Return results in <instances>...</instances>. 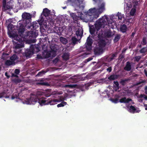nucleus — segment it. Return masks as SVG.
<instances>
[{
  "label": "nucleus",
  "instance_id": "8",
  "mask_svg": "<svg viewBox=\"0 0 147 147\" xmlns=\"http://www.w3.org/2000/svg\"><path fill=\"white\" fill-rule=\"evenodd\" d=\"M93 43V40L90 38V36L88 37L86 41L85 44V47L86 50L89 52H90L92 49V45Z\"/></svg>",
  "mask_w": 147,
  "mask_h": 147
},
{
  "label": "nucleus",
  "instance_id": "21",
  "mask_svg": "<svg viewBox=\"0 0 147 147\" xmlns=\"http://www.w3.org/2000/svg\"><path fill=\"white\" fill-rule=\"evenodd\" d=\"M43 13V15L45 17L48 16L50 13V11L47 8H45L44 9Z\"/></svg>",
  "mask_w": 147,
  "mask_h": 147
},
{
  "label": "nucleus",
  "instance_id": "2",
  "mask_svg": "<svg viewBox=\"0 0 147 147\" xmlns=\"http://www.w3.org/2000/svg\"><path fill=\"white\" fill-rule=\"evenodd\" d=\"M96 7L91 8L86 12V15H96L100 12V14L105 10V3L102 0H92Z\"/></svg>",
  "mask_w": 147,
  "mask_h": 147
},
{
  "label": "nucleus",
  "instance_id": "54",
  "mask_svg": "<svg viewBox=\"0 0 147 147\" xmlns=\"http://www.w3.org/2000/svg\"><path fill=\"white\" fill-rule=\"evenodd\" d=\"M18 96H15L14 95H12L11 96V99H14L15 98H18Z\"/></svg>",
  "mask_w": 147,
  "mask_h": 147
},
{
  "label": "nucleus",
  "instance_id": "31",
  "mask_svg": "<svg viewBox=\"0 0 147 147\" xmlns=\"http://www.w3.org/2000/svg\"><path fill=\"white\" fill-rule=\"evenodd\" d=\"M24 47V45L22 43L17 44L15 46V49H17Z\"/></svg>",
  "mask_w": 147,
  "mask_h": 147
},
{
  "label": "nucleus",
  "instance_id": "46",
  "mask_svg": "<svg viewBox=\"0 0 147 147\" xmlns=\"http://www.w3.org/2000/svg\"><path fill=\"white\" fill-rule=\"evenodd\" d=\"M141 58V56H136L135 57V60L138 62L140 61Z\"/></svg>",
  "mask_w": 147,
  "mask_h": 147
},
{
  "label": "nucleus",
  "instance_id": "11",
  "mask_svg": "<svg viewBox=\"0 0 147 147\" xmlns=\"http://www.w3.org/2000/svg\"><path fill=\"white\" fill-rule=\"evenodd\" d=\"M84 0H75L73 1V3L74 4H73V5L74 6L79 7L80 8H81L82 9L84 8V6L83 5H81L83 4V3Z\"/></svg>",
  "mask_w": 147,
  "mask_h": 147
},
{
  "label": "nucleus",
  "instance_id": "39",
  "mask_svg": "<svg viewBox=\"0 0 147 147\" xmlns=\"http://www.w3.org/2000/svg\"><path fill=\"white\" fill-rule=\"evenodd\" d=\"M134 1H134L133 2V7L135 8H136V6H137L138 4V0H134Z\"/></svg>",
  "mask_w": 147,
  "mask_h": 147
},
{
  "label": "nucleus",
  "instance_id": "52",
  "mask_svg": "<svg viewBox=\"0 0 147 147\" xmlns=\"http://www.w3.org/2000/svg\"><path fill=\"white\" fill-rule=\"evenodd\" d=\"M11 77H18V76L16 74H14L12 73L11 75Z\"/></svg>",
  "mask_w": 147,
  "mask_h": 147
},
{
  "label": "nucleus",
  "instance_id": "5",
  "mask_svg": "<svg viewBox=\"0 0 147 147\" xmlns=\"http://www.w3.org/2000/svg\"><path fill=\"white\" fill-rule=\"evenodd\" d=\"M108 20V18L107 16H105V18L102 17L99 19L98 21H97L95 25V28L97 31L99 30L101 27L104 28L105 25L107 24L106 21Z\"/></svg>",
  "mask_w": 147,
  "mask_h": 147
},
{
  "label": "nucleus",
  "instance_id": "61",
  "mask_svg": "<svg viewBox=\"0 0 147 147\" xmlns=\"http://www.w3.org/2000/svg\"><path fill=\"white\" fill-rule=\"evenodd\" d=\"M144 81L140 82H139L138 83H137V84L139 85V84H140L142 83H144Z\"/></svg>",
  "mask_w": 147,
  "mask_h": 147
},
{
  "label": "nucleus",
  "instance_id": "7",
  "mask_svg": "<svg viewBox=\"0 0 147 147\" xmlns=\"http://www.w3.org/2000/svg\"><path fill=\"white\" fill-rule=\"evenodd\" d=\"M97 14V15H86V18L85 19V22H92L94 21L95 19H96L99 16L100 14V12Z\"/></svg>",
  "mask_w": 147,
  "mask_h": 147
},
{
  "label": "nucleus",
  "instance_id": "62",
  "mask_svg": "<svg viewBox=\"0 0 147 147\" xmlns=\"http://www.w3.org/2000/svg\"><path fill=\"white\" fill-rule=\"evenodd\" d=\"M144 73L146 76L147 77V71L146 70H144Z\"/></svg>",
  "mask_w": 147,
  "mask_h": 147
},
{
  "label": "nucleus",
  "instance_id": "32",
  "mask_svg": "<svg viewBox=\"0 0 147 147\" xmlns=\"http://www.w3.org/2000/svg\"><path fill=\"white\" fill-rule=\"evenodd\" d=\"M129 110L130 112L134 113L136 112V109L134 106L131 105L129 107Z\"/></svg>",
  "mask_w": 147,
  "mask_h": 147
},
{
  "label": "nucleus",
  "instance_id": "48",
  "mask_svg": "<svg viewBox=\"0 0 147 147\" xmlns=\"http://www.w3.org/2000/svg\"><path fill=\"white\" fill-rule=\"evenodd\" d=\"M8 55H9V54H8L5 53V52H3L2 53V57L3 58H6V56Z\"/></svg>",
  "mask_w": 147,
  "mask_h": 147
},
{
  "label": "nucleus",
  "instance_id": "9",
  "mask_svg": "<svg viewBox=\"0 0 147 147\" xmlns=\"http://www.w3.org/2000/svg\"><path fill=\"white\" fill-rule=\"evenodd\" d=\"M34 53L33 50L31 49L30 47L29 49H26L25 52L23 54L24 56H25L27 58L30 57V56L32 55Z\"/></svg>",
  "mask_w": 147,
  "mask_h": 147
},
{
  "label": "nucleus",
  "instance_id": "28",
  "mask_svg": "<svg viewBox=\"0 0 147 147\" xmlns=\"http://www.w3.org/2000/svg\"><path fill=\"white\" fill-rule=\"evenodd\" d=\"M38 24L36 22H33V24H32L31 27H32V28H30L32 29L33 28V29L36 30L38 27Z\"/></svg>",
  "mask_w": 147,
  "mask_h": 147
},
{
  "label": "nucleus",
  "instance_id": "63",
  "mask_svg": "<svg viewBox=\"0 0 147 147\" xmlns=\"http://www.w3.org/2000/svg\"><path fill=\"white\" fill-rule=\"evenodd\" d=\"M58 61V59H55L54 60V61H56L57 62Z\"/></svg>",
  "mask_w": 147,
  "mask_h": 147
},
{
  "label": "nucleus",
  "instance_id": "10",
  "mask_svg": "<svg viewBox=\"0 0 147 147\" xmlns=\"http://www.w3.org/2000/svg\"><path fill=\"white\" fill-rule=\"evenodd\" d=\"M31 49L33 50L34 53H37L40 51V47L38 45H31L30 46Z\"/></svg>",
  "mask_w": 147,
  "mask_h": 147
},
{
  "label": "nucleus",
  "instance_id": "22",
  "mask_svg": "<svg viewBox=\"0 0 147 147\" xmlns=\"http://www.w3.org/2000/svg\"><path fill=\"white\" fill-rule=\"evenodd\" d=\"M69 54L68 53H63L62 57L63 60L67 61L69 59Z\"/></svg>",
  "mask_w": 147,
  "mask_h": 147
},
{
  "label": "nucleus",
  "instance_id": "34",
  "mask_svg": "<svg viewBox=\"0 0 147 147\" xmlns=\"http://www.w3.org/2000/svg\"><path fill=\"white\" fill-rule=\"evenodd\" d=\"M71 42L73 45H75L78 41L77 39L75 37H73L71 39Z\"/></svg>",
  "mask_w": 147,
  "mask_h": 147
},
{
  "label": "nucleus",
  "instance_id": "23",
  "mask_svg": "<svg viewBox=\"0 0 147 147\" xmlns=\"http://www.w3.org/2000/svg\"><path fill=\"white\" fill-rule=\"evenodd\" d=\"M118 76L117 75H112L108 77V79L110 81L114 80L118 78Z\"/></svg>",
  "mask_w": 147,
  "mask_h": 147
},
{
  "label": "nucleus",
  "instance_id": "55",
  "mask_svg": "<svg viewBox=\"0 0 147 147\" xmlns=\"http://www.w3.org/2000/svg\"><path fill=\"white\" fill-rule=\"evenodd\" d=\"M5 75L7 77V78H9L10 77V76L8 75V73L7 72H6L5 73Z\"/></svg>",
  "mask_w": 147,
  "mask_h": 147
},
{
  "label": "nucleus",
  "instance_id": "64",
  "mask_svg": "<svg viewBox=\"0 0 147 147\" xmlns=\"http://www.w3.org/2000/svg\"><path fill=\"white\" fill-rule=\"evenodd\" d=\"M144 98L145 100H147V96H146L144 97Z\"/></svg>",
  "mask_w": 147,
  "mask_h": 147
},
{
  "label": "nucleus",
  "instance_id": "50",
  "mask_svg": "<svg viewBox=\"0 0 147 147\" xmlns=\"http://www.w3.org/2000/svg\"><path fill=\"white\" fill-rule=\"evenodd\" d=\"M124 55L123 54V53L120 54L119 57V59H121L124 58Z\"/></svg>",
  "mask_w": 147,
  "mask_h": 147
},
{
  "label": "nucleus",
  "instance_id": "51",
  "mask_svg": "<svg viewBox=\"0 0 147 147\" xmlns=\"http://www.w3.org/2000/svg\"><path fill=\"white\" fill-rule=\"evenodd\" d=\"M112 69L111 67H109L108 68H107V71H108L109 72H111L112 71Z\"/></svg>",
  "mask_w": 147,
  "mask_h": 147
},
{
  "label": "nucleus",
  "instance_id": "12",
  "mask_svg": "<svg viewBox=\"0 0 147 147\" xmlns=\"http://www.w3.org/2000/svg\"><path fill=\"white\" fill-rule=\"evenodd\" d=\"M8 34L10 38H13L14 39H16L17 40H18V35L17 33H14L10 31H9L8 32Z\"/></svg>",
  "mask_w": 147,
  "mask_h": 147
},
{
  "label": "nucleus",
  "instance_id": "44",
  "mask_svg": "<svg viewBox=\"0 0 147 147\" xmlns=\"http://www.w3.org/2000/svg\"><path fill=\"white\" fill-rule=\"evenodd\" d=\"M111 100L113 102L115 103H117L118 102V99L117 98H111Z\"/></svg>",
  "mask_w": 147,
  "mask_h": 147
},
{
  "label": "nucleus",
  "instance_id": "53",
  "mask_svg": "<svg viewBox=\"0 0 147 147\" xmlns=\"http://www.w3.org/2000/svg\"><path fill=\"white\" fill-rule=\"evenodd\" d=\"M29 43H31V42L34 43V42H35L36 40L34 39L29 40Z\"/></svg>",
  "mask_w": 147,
  "mask_h": 147
},
{
  "label": "nucleus",
  "instance_id": "38",
  "mask_svg": "<svg viewBox=\"0 0 147 147\" xmlns=\"http://www.w3.org/2000/svg\"><path fill=\"white\" fill-rule=\"evenodd\" d=\"M127 81V80H121L120 83L123 86H124L126 84V82Z\"/></svg>",
  "mask_w": 147,
  "mask_h": 147
},
{
  "label": "nucleus",
  "instance_id": "58",
  "mask_svg": "<svg viewBox=\"0 0 147 147\" xmlns=\"http://www.w3.org/2000/svg\"><path fill=\"white\" fill-rule=\"evenodd\" d=\"M37 57L38 59H41L42 58V56L40 55H37Z\"/></svg>",
  "mask_w": 147,
  "mask_h": 147
},
{
  "label": "nucleus",
  "instance_id": "26",
  "mask_svg": "<svg viewBox=\"0 0 147 147\" xmlns=\"http://www.w3.org/2000/svg\"><path fill=\"white\" fill-rule=\"evenodd\" d=\"M121 35L120 34H117L113 39V41L114 42H117L120 39Z\"/></svg>",
  "mask_w": 147,
  "mask_h": 147
},
{
  "label": "nucleus",
  "instance_id": "19",
  "mask_svg": "<svg viewBox=\"0 0 147 147\" xmlns=\"http://www.w3.org/2000/svg\"><path fill=\"white\" fill-rule=\"evenodd\" d=\"M131 63L129 61H127L126 63L125 66L124 68L125 70L129 71L131 70Z\"/></svg>",
  "mask_w": 147,
  "mask_h": 147
},
{
  "label": "nucleus",
  "instance_id": "47",
  "mask_svg": "<svg viewBox=\"0 0 147 147\" xmlns=\"http://www.w3.org/2000/svg\"><path fill=\"white\" fill-rule=\"evenodd\" d=\"M20 71L19 69H16L15 70V73L17 75L19 74L20 73Z\"/></svg>",
  "mask_w": 147,
  "mask_h": 147
},
{
  "label": "nucleus",
  "instance_id": "37",
  "mask_svg": "<svg viewBox=\"0 0 147 147\" xmlns=\"http://www.w3.org/2000/svg\"><path fill=\"white\" fill-rule=\"evenodd\" d=\"M117 16H118V19L119 20H122L123 17V15H122L121 13L118 12L117 14Z\"/></svg>",
  "mask_w": 147,
  "mask_h": 147
},
{
  "label": "nucleus",
  "instance_id": "6",
  "mask_svg": "<svg viewBox=\"0 0 147 147\" xmlns=\"http://www.w3.org/2000/svg\"><path fill=\"white\" fill-rule=\"evenodd\" d=\"M13 2L12 0H10L7 3L6 0H3V7L5 10L12 9L13 6Z\"/></svg>",
  "mask_w": 147,
  "mask_h": 147
},
{
  "label": "nucleus",
  "instance_id": "20",
  "mask_svg": "<svg viewBox=\"0 0 147 147\" xmlns=\"http://www.w3.org/2000/svg\"><path fill=\"white\" fill-rule=\"evenodd\" d=\"M83 34V30L81 29L78 28L76 31V34L77 36H79L81 38Z\"/></svg>",
  "mask_w": 147,
  "mask_h": 147
},
{
  "label": "nucleus",
  "instance_id": "1",
  "mask_svg": "<svg viewBox=\"0 0 147 147\" xmlns=\"http://www.w3.org/2000/svg\"><path fill=\"white\" fill-rule=\"evenodd\" d=\"M45 95L43 92L38 91L36 92L35 95H31L29 98H26L24 101V103L28 105H34L38 102L41 105L50 104L53 105L56 102H59L61 101L57 99L49 98L47 100H45L44 96Z\"/></svg>",
  "mask_w": 147,
  "mask_h": 147
},
{
  "label": "nucleus",
  "instance_id": "35",
  "mask_svg": "<svg viewBox=\"0 0 147 147\" xmlns=\"http://www.w3.org/2000/svg\"><path fill=\"white\" fill-rule=\"evenodd\" d=\"M136 10V8H133L131 9L130 12V14L131 16H134V15Z\"/></svg>",
  "mask_w": 147,
  "mask_h": 147
},
{
  "label": "nucleus",
  "instance_id": "4",
  "mask_svg": "<svg viewBox=\"0 0 147 147\" xmlns=\"http://www.w3.org/2000/svg\"><path fill=\"white\" fill-rule=\"evenodd\" d=\"M17 30H18V33L20 36L21 38H28L30 37L35 38L36 37V33L33 31H28L25 32V34H24L25 28H20Z\"/></svg>",
  "mask_w": 147,
  "mask_h": 147
},
{
  "label": "nucleus",
  "instance_id": "36",
  "mask_svg": "<svg viewBox=\"0 0 147 147\" xmlns=\"http://www.w3.org/2000/svg\"><path fill=\"white\" fill-rule=\"evenodd\" d=\"M96 29L95 28H90V34L92 35H93V34H94L96 32Z\"/></svg>",
  "mask_w": 147,
  "mask_h": 147
},
{
  "label": "nucleus",
  "instance_id": "57",
  "mask_svg": "<svg viewBox=\"0 0 147 147\" xmlns=\"http://www.w3.org/2000/svg\"><path fill=\"white\" fill-rule=\"evenodd\" d=\"M145 93L146 94H147V86H146L145 87Z\"/></svg>",
  "mask_w": 147,
  "mask_h": 147
},
{
  "label": "nucleus",
  "instance_id": "24",
  "mask_svg": "<svg viewBox=\"0 0 147 147\" xmlns=\"http://www.w3.org/2000/svg\"><path fill=\"white\" fill-rule=\"evenodd\" d=\"M38 84L42 86H49L50 84L47 82H45L43 80H42L38 83Z\"/></svg>",
  "mask_w": 147,
  "mask_h": 147
},
{
  "label": "nucleus",
  "instance_id": "15",
  "mask_svg": "<svg viewBox=\"0 0 147 147\" xmlns=\"http://www.w3.org/2000/svg\"><path fill=\"white\" fill-rule=\"evenodd\" d=\"M19 58L18 56L16 54L13 55L10 57V59L13 61V63L15 65L16 63L15 61H18Z\"/></svg>",
  "mask_w": 147,
  "mask_h": 147
},
{
  "label": "nucleus",
  "instance_id": "49",
  "mask_svg": "<svg viewBox=\"0 0 147 147\" xmlns=\"http://www.w3.org/2000/svg\"><path fill=\"white\" fill-rule=\"evenodd\" d=\"M6 94L5 92H3L0 93V98L4 97Z\"/></svg>",
  "mask_w": 147,
  "mask_h": 147
},
{
  "label": "nucleus",
  "instance_id": "25",
  "mask_svg": "<svg viewBox=\"0 0 147 147\" xmlns=\"http://www.w3.org/2000/svg\"><path fill=\"white\" fill-rule=\"evenodd\" d=\"M5 64L7 66H10L13 65H15L13 63V61H12L10 59L6 60L5 62Z\"/></svg>",
  "mask_w": 147,
  "mask_h": 147
},
{
  "label": "nucleus",
  "instance_id": "17",
  "mask_svg": "<svg viewBox=\"0 0 147 147\" xmlns=\"http://www.w3.org/2000/svg\"><path fill=\"white\" fill-rule=\"evenodd\" d=\"M132 100L130 98H128L127 99L125 97H123L121 98L119 102L121 103H128L130 101H131Z\"/></svg>",
  "mask_w": 147,
  "mask_h": 147
},
{
  "label": "nucleus",
  "instance_id": "13",
  "mask_svg": "<svg viewBox=\"0 0 147 147\" xmlns=\"http://www.w3.org/2000/svg\"><path fill=\"white\" fill-rule=\"evenodd\" d=\"M94 52L95 55H99L102 53L103 50L102 48L98 47L94 49Z\"/></svg>",
  "mask_w": 147,
  "mask_h": 147
},
{
  "label": "nucleus",
  "instance_id": "45",
  "mask_svg": "<svg viewBox=\"0 0 147 147\" xmlns=\"http://www.w3.org/2000/svg\"><path fill=\"white\" fill-rule=\"evenodd\" d=\"M116 54L115 53H113L111 55V57L109 58V59L110 61H111L114 59V58L116 57Z\"/></svg>",
  "mask_w": 147,
  "mask_h": 147
},
{
  "label": "nucleus",
  "instance_id": "42",
  "mask_svg": "<svg viewBox=\"0 0 147 147\" xmlns=\"http://www.w3.org/2000/svg\"><path fill=\"white\" fill-rule=\"evenodd\" d=\"M114 84L116 86V88L117 90H118L119 88V84L118 82L117 81H114Z\"/></svg>",
  "mask_w": 147,
  "mask_h": 147
},
{
  "label": "nucleus",
  "instance_id": "40",
  "mask_svg": "<svg viewBox=\"0 0 147 147\" xmlns=\"http://www.w3.org/2000/svg\"><path fill=\"white\" fill-rule=\"evenodd\" d=\"M106 36L109 38L112 36V32L111 31H108L106 33Z\"/></svg>",
  "mask_w": 147,
  "mask_h": 147
},
{
  "label": "nucleus",
  "instance_id": "29",
  "mask_svg": "<svg viewBox=\"0 0 147 147\" xmlns=\"http://www.w3.org/2000/svg\"><path fill=\"white\" fill-rule=\"evenodd\" d=\"M140 53L143 54H145L147 52V46L143 47L139 51Z\"/></svg>",
  "mask_w": 147,
  "mask_h": 147
},
{
  "label": "nucleus",
  "instance_id": "33",
  "mask_svg": "<svg viewBox=\"0 0 147 147\" xmlns=\"http://www.w3.org/2000/svg\"><path fill=\"white\" fill-rule=\"evenodd\" d=\"M67 103L66 102L62 101L60 103L57 105V106L58 107H64L65 105H66Z\"/></svg>",
  "mask_w": 147,
  "mask_h": 147
},
{
  "label": "nucleus",
  "instance_id": "16",
  "mask_svg": "<svg viewBox=\"0 0 147 147\" xmlns=\"http://www.w3.org/2000/svg\"><path fill=\"white\" fill-rule=\"evenodd\" d=\"M120 31L123 33H125L127 30V27L125 24H121L120 26Z\"/></svg>",
  "mask_w": 147,
  "mask_h": 147
},
{
  "label": "nucleus",
  "instance_id": "14",
  "mask_svg": "<svg viewBox=\"0 0 147 147\" xmlns=\"http://www.w3.org/2000/svg\"><path fill=\"white\" fill-rule=\"evenodd\" d=\"M71 17L73 18L74 23L78 24V20L80 19V17L79 16H77L76 14L72 13L70 14Z\"/></svg>",
  "mask_w": 147,
  "mask_h": 147
},
{
  "label": "nucleus",
  "instance_id": "60",
  "mask_svg": "<svg viewBox=\"0 0 147 147\" xmlns=\"http://www.w3.org/2000/svg\"><path fill=\"white\" fill-rule=\"evenodd\" d=\"M135 34V33L134 32H132L131 34V36L134 37V35Z\"/></svg>",
  "mask_w": 147,
  "mask_h": 147
},
{
  "label": "nucleus",
  "instance_id": "56",
  "mask_svg": "<svg viewBox=\"0 0 147 147\" xmlns=\"http://www.w3.org/2000/svg\"><path fill=\"white\" fill-rule=\"evenodd\" d=\"M93 59V58L92 57H90V58H88L87 59V62H88V61H90L91 60H92Z\"/></svg>",
  "mask_w": 147,
  "mask_h": 147
},
{
  "label": "nucleus",
  "instance_id": "41",
  "mask_svg": "<svg viewBox=\"0 0 147 147\" xmlns=\"http://www.w3.org/2000/svg\"><path fill=\"white\" fill-rule=\"evenodd\" d=\"M147 42L146 38L144 37L143 38L142 42H141L142 44L143 45H144L146 44Z\"/></svg>",
  "mask_w": 147,
  "mask_h": 147
},
{
  "label": "nucleus",
  "instance_id": "18",
  "mask_svg": "<svg viewBox=\"0 0 147 147\" xmlns=\"http://www.w3.org/2000/svg\"><path fill=\"white\" fill-rule=\"evenodd\" d=\"M98 44L99 47L102 48L105 46L106 43L104 40L100 39L98 41Z\"/></svg>",
  "mask_w": 147,
  "mask_h": 147
},
{
  "label": "nucleus",
  "instance_id": "43",
  "mask_svg": "<svg viewBox=\"0 0 147 147\" xmlns=\"http://www.w3.org/2000/svg\"><path fill=\"white\" fill-rule=\"evenodd\" d=\"M46 72L45 71L42 70L41 71L39 72L37 75V76H40L42 74H45Z\"/></svg>",
  "mask_w": 147,
  "mask_h": 147
},
{
  "label": "nucleus",
  "instance_id": "59",
  "mask_svg": "<svg viewBox=\"0 0 147 147\" xmlns=\"http://www.w3.org/2000/svg\"><path fill=\"white\" fill-rule=\"evenodd\" d=\"M11 24H9L8 26V28H10L11 29L12 28V27H11Z\"/></svg>",
  "mask_w": 147,
  "mask_h": 147
},
{
  "label": "nucleus",
  "instance_id": "3",
  "mask_svg": "<svg viewBox=\"0 0 147 147\" xmlns=\"http://www.w3.org/2000/svg\"><path fill=\"white\" fill-rule=\"evenodd\" d=\"M22 21H19L17 24V29L25 28H31L32 24L31 22L32 16L31 14L28 13H23L22 15Z\"/></svg>",
  "mask_w": 147,
  "mask_h": 147
},
{
  "label": "nucleus",
  "instance_id": "30",
  "mask_svg": "<svg viewBox=\"0 0 147 147\" xmlns=\"http://www.w3.org/2000/svg\"><path fill=\"white\" fill-rule=\"evenodd\" d=\"M77 86L76 84H67L65 85L64 87L65 88H75Z\"/></svg>",
  "mask_w": 147,
  "mask_h": 147
},
{
  "label": "nucleus",
  "instance_id": "27",
  "mask_svg": "<svg viewBox=\"0 0 147 147\" xmlns=\"http://www.w3.org/2000/svg\"><path fill=\"white\" fill-rule=\"evenodd\" d=\"M60 41L63 44H65L67 43L68 40L67 39L63 37H60Z\"/></svg>",
  "mask_w": 147,
  "mask_h": 147
}]
</instances>
